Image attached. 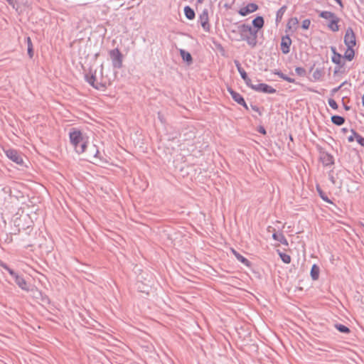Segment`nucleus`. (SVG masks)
<instances>
[{"instance_id": "13", "label": "nucleus", "mask_w": 364, "mask_h": 364, "mask_svg": "<svg viewBox=\"0 0 364 364\" xmlns=\"http://www.w3.org/2000/svg\"><path fill=\"white\" fill-rule=\"evenodd\" d=\"M272 237L274 240L279 241L282 245L285 246H288L289 243L286 237H284L282 232H274L272 235Z\"/></svg>"}, {"instance_id": "29", "label": "nucleus", "mask_w": 364, "mask_h": 364, "mask_svg": "<svg viewBox=\"0 0 364 364\" xmlns=\"http://www.w3.org/2000/svg\"><path fill=\"white\" fill-rule=\"evenodd\" d=\"M311 21L309 19H305L302 21V28L304 29H308L310 26Z\"/></svg>"}, {"instance_id": "27", "label": "nucleus", "mask_w": 364, "mask_h": 364, "mask_svg": "<svg viewBox=\"0 0 364 364\" xmlns=\"http://www.w3.org/2000/svg\"><path fill=\"white\" fill-rule=\"evenodd\" d=\"M342 58L343 57L341 55L335 53L333 56L332 57V61L336 64H341Z\"/></svg>"}, {"instance_id": "26", "label": "nucleus", "mask_w": 364, "mask_h": 364, "mask_svg": "<svg viewBox=\"0 0 364 364\" xmlns=\"http://www.w3.org/2000/svg\"><path fill=\"white\" fill-rule=\"evenodd\" d=\"M336 328L340 331V332H342V333H348L350 332V329L346 326H343L342 324H337L336 325Z\"/></svg>"}, {"instance_id": "14", "label": "nucleus", "mask_w": 364, "mask_h": 364, "mask_svg": "<svg viewBox=\"0 0 364 364\" xmlns=\"http://www.w3.org/2000/svg\"><path fill=\"white\" fill-rule=\"evenodd\" d=\"M231 252L235 255V257L237 258L238 261L244 264L247 267L250 266V262L248 261L247 259H246L245 257L241 255L240 253H238L236 250H235L233 248L231 249Z\"/></svg>"}, {"instance_id": "16", "label": "nucleus", "mask_w": 364, "mask_h": 364, "mask_svg": "<svg viewBox=\"0 0 364 364\" xmlns=\"http://www.w3.org/2000/svg\"><path fill=\"white\" fill-rule=\"evenodd\" d=\"M15 281H16V284H18V286L21 289L26 290V291L28 290L27 283L23 277H21L18 275H15Z\"/></svg>"}, {"instance_id": "18", "label": "nucleus", "mask_w": 364, "mask_h": 364, "mask_svg": "<svg viewBox=\"0 0 364 364\" xmlns=\"http://www.w3.org/2000/svg\"><path fill=\"white\" fill-rule=\"evenodd\" d=\"M298 24H299V20L297 19V18L294 17V18H291L288 21L287 26L289 30H295L297 28Z\"/></svg>"}, {"instance_id": "9", "label": "nucleus", "mask_w": 364, "mask_h": 364, "mask_svg": "<svg viewBox=\"0 0 364 364\" xmlns=\"http://www.w3.org/2000/svg\"><path fill=\"white\" fill-rule=\"evenodd\" d=\"M200 21L201 23V26L205 31H210V24H209V18L208 13L207 10L203 11V13L200 15Z\"/></svg>"}, {"instance_id": "4", "label": "nucleus", "mask_w": 364, "mask_h": 364, "mask_svg": "<svg viewBox=\"0 0 364 364\" xmlns=\"http://www.w3.org/2000/svg\"><path fill=\"white\" fill-rule=\"evenodd\" d=\"M109 55L115 68H120L122 66V55L118 48L109 51Z\"/></svg>"}, {"instance_id": "12", "label": "nucleus", "mask_w": 364, "mask_h": 364, "mask_svg": "<svg viewBox=\"0 0 364 364\" xmlns=\"http://www.w3.org/2000/svg\"><path fill=\"white\" fill-rule=\"evenodd\" d=\"M228 91L235 102H237L238 104L247 108L245 101L244 98L242 97V95H240L239 93L233 91L231 89H228Z\"/></svg>"}, {"instance_id": "8", "label": "nucleus", "mask_w": 364, "mask_h": 364, "mask_svg": "<svg viewBox=\"0 0 364 364\" xmlns=\"http://www.w3.org/2000/svg\"><path fill=\"white\" fill-rule=\"evenodd\" d=\"M252 89L258 91V92H262L265 93H274L276 92V90L272 87L271 86L260 83L257 85H253L252 83L250 86Z\"/></svg>"}, {"instance_id": "22", "label": "nucleus", "mask_w": 364, "mask_h": 364, "mask_svg": "<svg viewBox=\"0 0 364 364\" xmlns=\"http://www.w3.org/2000/svg\"><path fill=\"white\" fill-rule=\"evenodd\" d=\"M277 252L283 262H284L285 264H289L291 262V259L289 255L283 253L279 250H277Z\"/></svg>"}, {"instance_id": "5", "label": "nucleus", "mask_w": 364, "mask_h": 364, "mask_svg": "<svg viewBox=\"0 0 364 364\" xmlns=\"http://www.w3.org/2000/svg\"><path fill=\"white\" fill-rule=\"evenodd\" d=\"M344 42L347 47H354L356 44L355 35L351 28L346 30Z\"/></svg>"}, {"instance_id": "24", "label": "nucleus", "mask_w": 364, "mask_h": 364, "mask_svg": "<svg viewBox=\"0 0 364 364\" xmlns=\"http://www.w3.org/2000/svg\"><path fill=\"white\" fill-rule=\"evenodd\" d=\"M317 191L318 192V194L320 196V197L324 200L326 201V203H330V204H332V201L327 197L325 196V194L323 193V192L321 191V189L317 186Z\"/></svg>"}, {"instance_id": "21", "label": "nucleus", "mask_w": 364, "mask_h": 364, "mask_svg": "<svg viewBox=\"0 0 364 364\" xmlns=\"http://www.w3.org/2000/svg\"><path fill=\"white\" fill-rule=\"evenodd\" d=\"M184 13L186 18L189 20H193L195 18L194 11L188 6L184 8Z\"/></svg>"}, {"instance_id": "36", "label": "nucleus", "mask_w": 364, "mask_h": 364, "mask_svg": "<svg viewBox=\"0 0 364 364\" xmlns=\"http://www.w3.org/2000/svg\"><path fill=\"white\" fill-rule=\"evenodd\" d=\"M276 74H277V75H278L280 77H282V78H283V79H284V77H287V76H284V75L282 73H277Z\"/></svg>"}, {"instance_id": "17", "label": "nucleus", "mask_w": 364, "mask_h": 364, "mask_svg": "<svg viewBox=\"0 0 364 364\" xmlns=\"http://www.w3.org/2000/svg\"><path fill=\"white\" fill-rule=\"evenodd\" d=\"M264 18L262 16H257L252 21V24L255 28L260 29L264 26Z\"/></svg>"}, {"instance_id": "33", "label": "nucleus", "mask_w": 364, "mask_h": 364, "mask_svg": "<svg viewBox=\"0 0 364 364\" xmlns=\"http://www.w3.org/2000/svg\"><path fill=\"white\" fill-rule=\"evenodd\" d=\"M26 41H27L28 48L33 47V43H32L31 39L30 37H27Z\"/></svg>"}, {"instance_id": "15", "label": "nucleus", "mask_w": 364, "mask_h": 364, "mask_svg": "<svg viewBox=\"0 0 364 364\" xmlns=\"http://www.w3.org/2000/svg\"><path fill=\"white\" fill-rule=\"evenodd\" d=\"M238 72L240 73L242 78L245 80L246 84L250 87L252 84L251 80L247 77L246 72L241 68L239 63L236 64Z\"/></svg>"}, {"instance_id": "6", "label": "nucleus", "mask_w": 364, "mask_h": 364, "mask_svg": "<svg viewBox=\"0 0 364 364\" xmlns=\"http://www.w3.org/2000/svg\"><path fill=\"white\" fill-rule=\"evenodd\" d=\"M6 156L14 163L22 165L23 159L21 156L14 149H9L5 151Z\"/></svg>"}, {"instance_id": "3", "label": "nucleus", "mask_w": 364, "mask_h": 364, "mask_svg": "<svg viewBox=\"0 0 364 364\" xmlns=\"http://www.w3.org/2000/svg\"><path fill=\"white\" fill-rule=\"evenodd\" d=\"M319 16L326 20V26L331 31L336 32L339 30L338 23L340 19L335 14L325 11H321Z\"/></svg>"}, {"instance_id": "19", "label": "nucleus", "mask_w": 364, "mask_h": 364, "mask_svg": "<svg viewBox=\"0 0 364 364\" xmlns=\"http://www.w3.org/2000/svg\"><path fill=\"white\" fill-rule=\"evenodd\" d=\"M355 52L353 50V47H348L344 53L343 58L347 59L348 60H351L354 58Z\"/></svg>"}, {"instance_id": "25", "label": "nucleus", "mask_w": 364, "mask_h": 364, "mask_svg": "<svg viewBox=\"0 0 364 364\" xmlns=\"http://www.w3.org/2000/svg\"><path fill=\"white\" fill-rule=\"evenodd\" d=\"M181 55L184 60H186L187 62L192 61V57L189 53L185 52L184 50H181Z\"/></svg>"}, {"instance_id": "11", "label": "nucleus", "mask_w": 364, "mask_h": 364, "mask_svg": "<svg viewBox=\"0 0 364 364\" xmlns=\"http://www.w3.org/2000/svg\"><path fill=\"white\" fill-rule=\"evenodd\" d=\"M348 142L356 141L360 145L364 146V138L358 133L352 131L351 134L348 137Z\"/></svg>"}, {"instance_id": "1", "label": "nucleus", "mask_w": 364, "mask_h": 364, "mask_svg": "<svg viewBox=\"0 0 364 364\" xmlns=\"http://www.w3.org/2000/svg\"><path fill=\"white\" fill-rule=\"evenodd\" d=\"M69 139L75 151L80 154L84 153L88 145V137L75 128L72 129L69 132Z\"/></svg>"}, {"instance_id": "2", "label": "nucleus", "mask_w": 364, "mask_h": 364, "mask_svg": "<svg viewBox=\"0 0 364 364\" xmlns=\"http://www.w3.org/2000/svg\"><path fill=\"white\" fill-rule=\"evenodd\" d=\"M239 29L242 39L245 41L252 48L256 46L257 43V31H255L247 24H242L240 26Z\"/></svg>"}, {"instance_id": "38", "label": "nucleus", "mask_w": 364, "mask_h": 364, "mask_svg": "<svg viewBox=\"0 0 364 364\" xmlns=\"http://www.w3.org/2000/svg\"><path fill=\"white\" fill-rule=\"evenodd\" d=\"M362 104L364 106V94H363V98H362Z\"/></svg>"}, {"instance_id": "28", "label": "nucleus", "mask_w": 364, "mask_h": 364, "mask_svg": "<svg viewBox=\"0 0 364 364\" xmlns=\"http://www.w3.org/2000/svg\"><path fill=\"white\" fill-rule=\"evenodd\" d=\"M328 105L333 109H338V105H337L336 102L333 99H329L328 100Z\"/></svg>"}, {"instance_id": "7", "label": "nucleus", "mask_w": 364, "mask_h": 364, "mask_svg": "<svg viewBox=\"0 0 364 364\" xmlns=\"http://www.w3.org/2000/svg\"><path fill=\"white\" fill-rule=\"evenodd\" d=\"M258 8L259 7L256 4L250 3L245 6L241 7L238 11V13L240 15L245 16L256 11Z\"/></svg>"}, {"instance_id": "30", "label": "nucleus", "mask_w": 364, "mask_h": 364, "mask_svg": "<svg viewBox=\"0 0 364 364\" xmlns=\"http://www.w3.org/2000/svg\"><path fill=\"white\" fill-rule=\"evenodd\" d=\"M2 267L6 269L9 273L15 278V275H17L11 269H10L8 266L6 264L2 265Z\"/></svg>"}, {"instance_id": "23", "label": "nucleus", "mask_w": 364, "mask_h": 364, "mask_svg": "<svg viewBox=\"0 0 364 364\" xmlns=\"http://www.w3.org/2000/svg\"><path fill=\"white\" fill-rule=\"evenodd\" d=\"M331 121L333 124L336 125H342L345 122L343 117L337 115L333 116L331 117Z\"/></svg>"}, {"instance_id": "10", "label": "nucleus", "mask_w": 364, "mask_h": 364, "mask_svg": "<svg viewBox=\"0 0 364 364\" xmlns=\"http://www.w3.org/2000/svg\"><path fill=\"white\" fill-rule=\"evenodd\" d=\"M291 44V40L288 36H284L282 38L281 49L283 53H288L289 52V47Z\"/></svg>"}, {"instance_id": "37", "label": "nucleus", "mask_w": 364, "mask_h": 364, "mask_svg": "<svg viewBox=\"0 0 364 364\" xmlns=\"http://www.w3.org/2000/svg\"><path fill=\"white\" fill-rule=\"evenodd\" d=\"M341 7H343V4L341 0H335Z\"/></svg>"}, {"instance_id": "34", "label": "nucleus", "mask_w": 364, "mask_h": 364, "mask_svg": "<svg viewBox=\"0 0 364 364\" xmlns=\"http://www.w3.org/2000/svg\"><path fill=\"white\" fill-rule=\"evenodd\" d=\"M258 130H259V132L260 133H262V134H266V131H265V129H264V127H260L259 128V129H258Z\"/></svg>"}, {"instance_id": "39", "label": "nucleus", "mask_w": 364, "mask_h": 364, "mask_svg": "<svg viewBox=\"0 0 364 364\" xmlns=\"http://www.w3.org/2000/svg\"><path fill=\"white\" fill-rule=\"evenodd\" d=\"M203 1L204 0H198V2L201 4V3H203Z\"/></svg>"}, {"instance_id": "32", "label": "nucleus", "mask_w": 364, "mask_h": 364, "mask_svg": "<svg viewBox=\"0 0 364 364\" xmlns=\"http://www.w3.org/2000/svg\"><path fill=\"white\" fill-rule=\"evenodd\" d=\"M28 54L30 58H32L33 57V55H34L33 47L28 48Z\"/></svg>"}, {"instance_id": "35", "label": "nucleus", "mask_w": 364, "mask_h": 364, "mask_svg": "<svg viewBox=\"0 0 364 364\" xmlns=\"http://www.w3.org/2000/svg\"><path fill=\"white\" fill-rule=\"evenodd\" d=\"M284 80H287L289 82H294V80L288 77H284Z\"/></svg>"}, {"instance_id": "31", "label": "nucleus", "mask_w": 364, "mask_h": 364, "mask_svg": "<svg viewBox=\"0 0 364 364\" xmlns=\"http://www.w3.org/2000/svg\"><path fill=\"white\" fill-rule=\"evenodd\" d=\"M285 9H286V7L285 6H283L277 12V18H282V15L284 14V11H285Z\"/></svg>"}, {"instance_id": "20", "label": "nucleus", "mask_w": 364, "mask_h": 364, "mask_svg": "<svg viewBox=\"0 0 364 364\" xmlns=\"http://www.w3.org/2000/svg\"><path fill=\"white\" fill-rule=\"evenodd\" d=\"M320 269L316 264H314L311 269V277L314 280H317L319 277Z\"/></svg>"}]
</instances>
